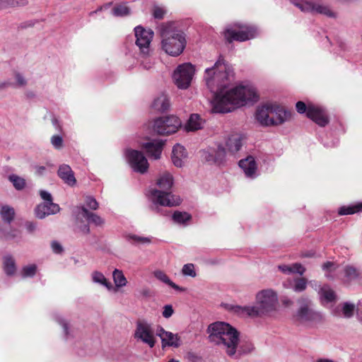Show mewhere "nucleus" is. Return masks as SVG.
<instances>
[{"label":"nucleus","mask_w":362,"mask_h":362,"mask_svg":"<svg viewBox=\"0 0 362 362\" xmlns=\"http://www.w3.org/2000/svg\"><path fill=\"white\" fill-rule=\"evenodd\" d=\"M1 217L4 221H11L14 216V210L8 206H4L1 210Z\"/></svg>","instance_id":"obj_35"},{"label":"nucleus","mask_w":362,"mask_h":362,"mask_svg":"<svg viewBox=\"0 0 362 362\" xmlns=\"http://www.w3.org/2000/svg\"><path fill=\"white\" fill-rule=\"evenodd\" d=\"M338 266L335 262H327L322 265V269L325 273V276L327 278H334L335 272Z\"/></svg>","instance_id":"obj_31"},{"label":"nucleus","mask_w":362,"mask_h":362,"mask_svg":"<svg viewBox=\"0 0 362 362\" xmlns=\"http://www.w3.org/2000/svg\"><path fill=\"white\" fill-rule=\"evenodd\" d=\"M27 227L30 231H33L35 228V226L32 223H28Z\"/></svg>","instance_id":"obj_52"},{"label":"nucleus","mask_w":362,"mask_h":362,"mask_svg":"<svg viewBox=\"0 0 362 362\" xmlns=\"http://www.w3.org/2000/svg\"><path fill=\"white\" fill-rule=\"evenodd\" d=\"M180 127V119L173 115L158 118L153 121L152 124L153 132L163 135L173 134Z\"/></svg>","instance_id":"obj_8"},{"label":"nucleus","mask_w":362,"mask_h":362,"mask_svg":"<svg viewBox=\"0 0 362 362\" xmlns=\"http://www.w3.org/2000/svg\"><path fill=\"white\" fill-rule=\"evenodd\" d=\"M52 144L55 148H60L62 146V139L59 136H53Z\"/></svg>","instance_id":"obj_46"},{"label":"nucleus","mask_w":362,"mask_h":362,"mask_svg":"<svg viewBox=\"0 0 362 362\" xmlns=\"http://www.w3.org/2000/svg\"><path fill=\"white\" fill-rule=\"evenodd\" d=\"M40 196H41L42 199H43L45 201H46V203L52 202V196L49 193H48L45 191H40Z\"/></svg>","instance_id":"obj_49"},{"label":"nucleus","mask_w":362,"mask_h":362,"mask_svg":"<svg viewBox=\"0 0 362 362\" xmlns=\"http://www.w3.org/2000/svg\"><path fill=\"white\" fill-rule=\"evenodd\" d=\"M173 313V310L171 305H165L163 311V315L164 317L168 318Z\"/></svg>","instance_id":"obj_48"},{"label":"nucleus","mask_w":362,"mask_h":362,"mask_svg":"<svg viewBox=\"0 0 362 362\" xmlns=\"http://www.w3.org/2000/svg\"><path fill=\"white\" fill-rule=\"evenodd\" d=\"M59 211V206L53 202H50L38 205L35 209V214L38 218H42L46 215L54 214Z\"/></svg>","instance_id":"obj_19"},{"label":"nucleus","mask_w":362,"mask_h":362,"mask_svg":"<svg viewBox=\"0 0 362 362\" xmlns=\"http://www.w3.org/2000/svg\"><path fill=\"white\" fill-rule=\"evenodd\" d=\"M168 362H179V361L177 360H175V359H171Z\"/></svg>","instance_id":"obj_58"},{"label":"nucleus","mask_w":362,"mask_h":362,"mask_svg":"<svg viewBox=\"0 0 362 362\" xmlns=\"http://www.w3.org/2000/svg\"><path fill=\"white\" fill-rule=\"evenodd\" d=\"M10 4H11V5H14V4H14V1H13V0H12V2H11V3H10Z\"/></svg>","instance_id":"obj_60"},{"label":"nucleus","mask_w":362,"mask_h":362,"mask_svg":"<svg viewBox=\"0 0 362 362\" xmlns=\"http://www.w3.org/2000/svg\"><path fill=\"white\" fill-rule=\"evenodd\" d=\"M81 215L82 217L85 218L88 223H93L95 225H100L103 223L100 217L94 214L88 212L85 208L81 209Z\"/></svg>","instance_id":"obj_30"},{"label":"nucleus","mask_w":362,"mask_h":362,"mask_svg":"<svg viewBox=\"0 0 362 362\" xmlns=\"http://www.w3.org/2000/svg\"><path fill=\"white\" fill-rule=\"evenodd\" d=\"M144 63H145V62H143V64H144V67H145V68H146V69H150V68H151V66H147Z\"/></svg>","instance_id":"obj_57"},{"label":"nucleus","mask_w":362,"mask_h":362,"mask_svg":"<svg viewBox=\"0 0 362 362\" xmlns=\"http://www.w3.org/2000/svg\"><path fill=\"white\" fill-rule=\"evenodd\" d=\"M191 218V215L187 212L176 211L173 215V220L179 224H186Z\"/></svg>","instance_id":"obj_29"},{"label":"nucleus","mask_w":362,"mask_h":362,"mask_svg":"<svg viewBox=\"0 0 362 362\" xmlns=\"http://www.w3.org/2000/svg\"><path fill=\"white\" fill-rule=\"evenodd\" d=\"M165 13V11L163 8L156 7L153 9V14L156 18L161 19L163 18Z\"/></svg>","instance_id":"obj_44"},{"label":"nucleus","mask_w":362,"mask_h":362,"mask_svg":"<svg viewBox=\"0 0 362 362\" xmlns=\"http://www.w3.org/2000/svg\"><path fill=\"white\" fill-rule=\"evenodd\" d=\"M255 29L244 24H234L223 32L226 42L230 43L233 41L243 42L255 37Z\"/></svg>","instance_id":"obj_7"},{"label":"nucleus","mask_w":362,"mask_h":362,"mask_svg":"<svg viewBox=\"0 0 362 362\" xmlns=\"http://www.w3.org/2000/svg\"><path fill=\"white\" fill-rule=\"evenodd\" d=\"M155 276L156 278H158V279L161 280L162 281L172 286H175L173 283L170 281V279H168V277L167 276V275L163 273V272L161 271H156L154 273Z\"/></svg>","instance_id":"obj_42"},{"label":"nucleus","mask_w":362,"mask_h":362,"mask_svg":"<svg viewBox=\"0 0 362 362\" xmlns=\"http://www.w3.org/2000/svg\"><path fill=\"white\" fill-rule=\"evenodd\" d=\"M229 80V72L226 66L220 61L214 66L206 71L207 86L213 90L215 83L221 88L216 93L212 101V109L215 112H231L235 108L245 105L247 102L257 100L255 89L250 86H237L230 90H225L224 81Z\"/></svg>","instance_id":"obj_1"},{"label":"nucleus","mask_w":362,"mask_h":362,"mask_svg":"<svg viewBox=\"0 0 362 362\" xmlns=\"http://www.w3.org/2000/svg\"><path fill=\"white\" fill-rule=\"evenodd\" d=\"M16 78H17L16 86H22L24 84V81H23V78L19 75L16 76Z\"/></svg>","instance_id":"obj_51"},{"label":"nucleus","mask_w":362,"mask_h":362,"mask_svg":"<svg viewBox=\"0 0 362 362\" xmlns=\"http://www.w3.org/2000/svg\"><path fill=\"white\" fill-rule=\"evenodd\" d=\"M112 11L115 16H125L129 13V8L124 4L116 5Z\"/></svg>","instance_id":"obj_37"},{"label":"nucleus","mask_w":362,"mask_h":362,"mask_svg":"<svg viewBox=\"0 0 362 362\" xmlns=\"http://www.w3.org/2000/svg\"><path fill=\"white\" fill-rule=\"evenodd\" d=\"M4 269L8 275L15 274L16 271L14 259L11 257H6L4 259Z\"/></svg>","instance_id":"obj_32"},{"label":"nucleus","mask_w":362,"mask_h":362,"mask_svg":"<svg viewBox=\"0 0 362 362\" xmlns=\"http://www.w3.org/2000/svg\"><path fill=\"white\" fill-rule=\"evenodd\" d=\"M319 294L322 304L331 303L336 299L335 293L328 286H322L320 288Z\"/></svg>","instance_id":"obj_24"},{"label":"nucleus","mask_w":362,"mask_h":362,"mask_svg":"<svg viewBox=\"0 0 362 362\" xmlns=\"http://www.w3.org/2000/svg\"><path fill=\"white\" fill-rule=\"evenodd\" d=\"M204 121L197 114H192L189 117L185 128L186 131H197L202 128Z\"/></svg>","instance_id":"obj_22"},{"label":"nucleus","mask_w":362,"mask_h":362,"mask_svg":"<svg viewBox=\"0 0 362 362\" xmlns=\"http://www.w3.org/2000/svg\"><path fill=\"white\" fill-rule=\"evenodd\" d=\"M315 313L309 308L308 304L302 306L299 310L298 316L302 320H311L314 318Z\"/></svg>","instance_id":"obj_34"},{"label":"nucleus","mask_w":362,"mask_h":362,"mask_svg":"<svg viewBox=\"0 0 362 362\" xmlns=\"http://www.w3.org/2000/svg\"><path fill=\"white\" fill-rule=\"evenodd\" d=\"M194 68L189 63L178 66L173 74V80L179 88H187L192 79Z\"/></svg>","instance_id":"obj_9"},{"label":"nucleus","mask_w":362,"mask_h":362,"mask_svg":"<svg viewBox=\"0 0 362 362\" xmlns=\"http://www.w3.org/2000/svg\"><path fill=\"white\" fill-rule=\"evenodd\" d=\"M52 247L53 251L56 253H60L62 252V246L60 245V244H59L57 242L52 243Z\"/></svg>","instance_id":"obj_50"},{"label":"nucleus","mask_w":362,"mask_h":362,"mask_svg":"<svg viewBox=\"0 0 362 362\" xmlns=\"http://www.w3.org/2000/svg\"><path fill=\"white\" fill-rule=\"evenodd\" d=\"M276 294L272 290L267 289L257 294L255 306L244 308L235 306L233 309L235 313L243 316L257 317L269 315L276 310Z\"/></svg>","instance_id":"obj_3"},{"label":"nucleus","mask_w":362,"mask_h":362,"mask_svg":"<svg viewBox=\"0 0 362 362\" xmlns=\"http://www.w3.org/2000/svg\"><path fill=\"white\" fill-rule=\"evenodd\" d=\"M93 279L94 281L98 282V283H100L102 284L107 286V280L105 278V276H103V274H102L101 273L95 272L93 275Z\"/></svg>","instance_id":"obj_43"},{"label":"nucleus","mask_w":362,"mask_h":362,"mask_svg":"<svg viewBox=\"0 0 362 362\" xmlns=\"http://www.w3.org/2000/svg\"><path fill=\"white\" fill-rule=\"evenodd\" d=\"M153 108L158 111H165L168 109L169 106L168 99L166 95H161L158 98H156L153 104Z\"/></svg>","instance_id":"obj_28"},{"label":"nucleus","mask_w":362,"mask_h":362,"mask_svg":"<svg viewBox=\"0 0 362 362\" xmlns=\"http://www.w3.org/2000/svg\"><path fill=\"white\" fill-rule=\"evenodd\" d=\"M209 332L210 340L223 345L228 355L232 356L235 353L239 341L238 332L231 325L223 322H216L209 325Z\"/></svg>","instance_id":"obj_2"},{"label":"nucleus","mask_w":362,"mask_h":362,"mask_svg":"<svg viewBox=\"0 0 362 362\" xmlns=\"http://www.w3.org/2000/svg\"><path fill=\"white\" fill-rule=\"evenodd\" d=\"M6 3V2L5 1L0 0V8H4Z\"/></svg>","instance_id":"obj_53"},{"label":"nucleus","mask_w":362,"mask_h":362,"mask_svg":"<svg viewBox=\"0 0 362 362\" xmlns=\"http://www.w3.org/2000/svg\"><path fill=\"white\" fill-rule=\"evenodd\" d=\"M239 165L246 176L252 177L255 175L257 164L252 156H247L246 158L240 160Z\"/></svg>","instance_id":"obj_18"},{"label":"nucleus","mask_w":362,"mask_h":362,"mask_svg":"<svg viewBox=\"0 0 362 362\" xmlns=\"http://www.w3.org/2000/svg\"><path fill=\"white\" fill-rule=\"evenodd\" d=\"M291 112L276 103H266L256 111V119L262 125H278L288 120Z\"/></svg>","instance_id":"obj_4"},{"label":"nucleus","mask_w":362,"mask_h":362,"mask_svg":"<svg viewBox=\"0 0 362 362\" xmlns=\"http://www.w3.org/2000/svg\"><path fill=\"white\" fill-rule=\"evenodd\" d=\"M303 11L316 12L328 16H334V13L327 6L315 4L310 1H301L296 4Z\"/></svg>","instance_id":"obj_14"},{"label":"nucleus","mask_w":362,"mask_h":362,"mask_svg":"<svg viewBox=\"0 0 362 362\" xmlns=\"http://www.w3.org/2000/svg\"><path fill=\"white\" fill-rule=\"evenodd\" d=\"M291 285V283H288V284L285 283L284 284L285 287H289Z\"/></svg>","instance_id":"obj_56"},{"label":"nucleus","mask_w":362,"mask_h":362,"mask_svg":"<svg viewBox=\"0 0 362 362\" xmlns=\"http://www.w3.org/2000/svg\"><path fill=\"white\" fill-rule=\"evenodd\" d=\"M9 180L13 182L14 187L17 189H21L25 186V180L23 178L17 177L16 175H11L9 177Z\"/></svg>","instance_id":"obj_39"},{"label":"nucleus","mask_w":362,"mask_h":362,"mask_svg":"<svg viewBox=\"0 0 362 362\" xmlns=\"http://www.w3.org/2000/svg\"><path fill=\"white\" fill-rule=\"evenodd\" d=\"M296 110L299 113L307 112L308 107L303 102L299 101L296 103Z\"/></svg>","instance_id":"obj_47"},{"label":"nucleus","mask_w":362,"mask_h":362,"mask_svg":"<svg viewBox=\"0 0 362 362\" xmlns=\"http://www.w3.org/2000/svg\"><path fill=\"white\" fill-rule=\"evenodd\" d=\"M135 337L140 339L143 342L147 344L150 347H153L156 343L153 332L149 325L139 320L137 322L135 331Z\"/></svg>","instance_id":"obj_11"},{"label":"nucleus","mask_w":362,"mask_h":362,"mask_svg":"<svg viewBox=\"0 0 362 362\" xmlns=\"http://www.w3.org/2000/svg\"><path fill=\"white\" fill-rule=\"evenodd\" d=\"M282 302H283V303H284V305H287L290 304V301H289V300L286 301V300H282Z\"/></svg>","instance_id":"obj_55"},{"label":"nucleus","mask_w":362,"mask_h":362,"mask_svg":"<svg viewBox=\"0 0 362 362\" xmlns=\"http://www.w3.org/2000/svg\"><path fill=\"white\" fill-rule=\"evenodd\" d=\"M307 281L304 278H299L296 280L294 284V290L296 291H301L305 289Z\"/></svg>","instance_id":"obj_40"},{"label":"nucleus","mask_w":362,"mask_h":362,"mask_svg":"<svg viewBox=\"0 0 362 362\" xmlns=\"http://www.w3.org/2000/svg\"><path fill=\"white\" fill-rule=\"evenodd\" d=\"M154 211H155L156 213H158V214H161L164 215V214H163V213L160 211V208H159V207H158V206H156V207L155 208Z\"/></svg>","instance_id":"obj_54"},{"label":"nucleus","mask_w":362,"mask_h":362,"mask_svg":"<svg viewBox=\"0 0 362 362\" xmlns=\"http://www.w3.org/2000/svg\"><path fill=\"white\" fill-rule=\"evenodd\" d=\"M126 156L134 171L142 174L147 171L149 165L147 159L141 152L130 149L127 151Z\"/></svg>","instance_id":"obj_10"},{"label":"nucleus","mask_w":362,"mask_h":362,"mask_svg":"<svg viewBox=\"0 0 362 362\" xmlns=\"http://www.w3.org/2000/svg\"><path fill=\"white\" fill-rule=\"evenodd\" d=\"M362 305V302L360 301L359 303H358V306H361Z\"/></svg>","instance_id":"obj_59"},{"label":"nucleus","mask_w":362,"mask_h":362,"mask_svg":"<svg viewBox=\"0 0 362 362\" xmlns=\"http://www.w3.org/2000/svg\"><path fill=\"white\" fill-rule=\"evenodd\" d=\"M164 143L161 140H155L148 142L143 146L146 153L151 158L158 159L163 151Z\"/></svg>","instance_id":"obj_16"},{"label":"nucleus","mask_w":362,"mask_h":362,"mask_svg":"<svg viewBox=\"0 0 362 362\" xmlns=\"http://www.w3.org/2000/svg\"><path fill=\"white\" fill-rule=\"evenodd\" d=\"M359 272L354 267L348 266L344 269V276L343 281L349 282V281L358 277Z\"/></svg>","instance_id":"obj_33"},{"label":"nucleus","mask_w":362,"mask_h":362,"mask_svg":"<svg viewBox=\"0 0 362 362\" xmlns=\"http://www.w3.org/2000/svg\"><path fill=\"white\" fill-rule=\"evenodd\" d=\"M36 266L30 264L23 268L21 271V276L23 277H28L33 276L36 272Z\"/></svg>","instance_id":"obj_38"},{"label":"nucleus","mask_w":362,"mask_h":362,"mask_svg":"<svg viewBox=\"0 0 362 362\" xmlns=\"http://www.w3.org/2000/svg\"><path fill=\"white\" fill-rule=\"evenodd\" d=\"M157 335L161 339L162 346L163 348L166 346L174 347H178L180 346V337L177 334L166 332L161 327L158 329Z\"/></svg>","instance_id":"obj_15"},{"label":"nucleus","mask_w":362,"mask_h":362,"mask_svg":"<svg viewBox=\"0 0 362 362\" xmlns=\"http://www.w3.org/2000/svg\"><path fill=\"white\" fill-rule=\"evenodd\" d=\"M86 204L88 207L93 210L96 209L98 206L96 200L92 197H87Z\"/></svg>","instance_id":"obj_45"},{"label":"nucleus","mask_w":362,"mask_h":362,"mask_svg":"<svg viewBox=\"0 0 362 362\" xmlns=\"http://www.w3.org/2000/svg\"><path fill=\"white\" fill-rule=\"evenodd\" d=\"M359 212H362V202L349 206H343L339 209L338 211L339 215H350Z\"/></svg>","instance_id":"obj_26"},{"label":"nucleus","mask_w":362,"mask_h":362,"mask_svg":"<svg viewBox=\"0 0 362 362\" xmlns=\"http://www.w3.org/2000/svg\"><path fill=\"white\" fill-rule=\"evenodd\" d=\"M134 31L136 45L144 54L148 53L153 33L150 30L144 29L141 26L136 27Z\"/></svg>","instance_id":"obj_12"},{"label":"nucleus","mask_w":362,"mask_h":362,"mask_svg":"<svg viewBox=\"0 0 362 362\" xmlns=\"http://www.w3.org/2000/svg\"><path fill=\"white\" fill-rule=\"evenodd\" d=\"M307 116L320 126L325 127L328 123V118L325 111L319 107L309 105Z\"/></svg>","instance_id":"obj_13"},{"label":"nucleus","mask_w":362,"mask_h":362,"mask_svg":"<svg viewBox=\"0 0 362 362\" xmlns=\"http://www.w3.org/2000/svg\"><path fill=\"white\" fill-rule=\"evenodd\" d=\"M182 274L184 275H189L191 276H195L196 272L194 271V266L192 264H187L182 268Z\"/></svg>","instance_id":"obj_41"},{"label":"nucleus","mask_w":362,"mask_h":362,"mask_svg":"<svg viewBox=\"0 0 362 362\" xmlns=\"http://www.w3.org/2000/svg\"><path fill=\"white\" fill-rule=\"evenodd\" d=\"M162 48L169 55L178 56L184 50L186 45L184 34L175 28L174 23H170L163 26L161 31Z\"/></svg>","instance_id":"obj_5"},{"label":"nucleus","mask_w":362,"mask_h":362,"mask_svg":"<svg viewBox=\"0 0 362 362\" xmlns=\"http://www.w3.org/2000/svg\"><path fill=\"white\" fill-rule=\"evenodd\" d=\"M279 269L285 274H303L305 272V268L300 264H293L292 265H281L279 267Z\"/></svg>","instance_id":"obj_27"},{"label":"nucleus","mask_w":362,"mask_h":362,"mask_svg":"<svg viewBox=\"0 0 362 362\" xmlns=\"http://www.w3.org/2000/svg\"><path fill=\"white\" fill-rule=\"evenodd\" d=\"M59 177L64 180L65 183L73 186L76 183V179L71 168L67 165H63L59 167L58 170Z\"/></svg>","instance_id":"obj_21"},{"label":"nucleus","mask_w":362,"mask_h":362,"mask_svg":"<svg viewBox=\"0 0 362 362\" xmlns=\"http://www.w3.org/2000/svg\"><path fill=\"white\" fill-rule=\"evenodd\" d=\"M114 281L117 286H124L127 283L126 278L121 271L116 269L113 273Z\"/></svg>","instance_id":"obj_36"},{"label":"nucleus","mask_w":362,"mask_h":362,"mask_svg":"<svg viewBox=\"0 0 362 362\" xmlns=\"http://www.w3.org/2000/svg\"><path fill=\"white\" fill-rule=\"evenodd\" d=\"M226 155V150L224 148H218L217 151L209 149L207 151L202 153V156L204 159L209 163H214L220 164Z\"/></svg>","instance_id":"obj_17"},{"label":"nucleus","mask_w":362,"mask_h":362,"mask_svg":"<svg viewBox=\"0 0 362 362\" xmlns=\"http://www.w3.org/2000/svg\"><path fill=\"white\" fill-rule=\"evenodd\" d=\"M157 185L165 191L153 189L151 192L152 202L165 206H175L181 203V199L178 196L166 192L173 186V177L168 173H163L158 180Z\"/></svg>","instance_id":"obj_6"},{"label":"nucleus","mask_w":362,"mask_h":362,"mask_svg":"<svg viewBox=\"0 0 362 362\" xmlns=\"http://www.w3.org/2000/svg\"><path fill=\"white\" fill-rule=\"evenodd\" d=\"M242 146V137L239 134H233L226 143L227 150L231 153L238 151Z\"/></svg>","instance_id":"obj_23"},{"label":"nucleus","mask_w":362,"mask_h":362,"mask_svg":"<svg viewBox=\"0 0 362 362\" xmlns=\"http://www.w3.org/2000/svg\"><path fill=\"white\" fill-rule=\"evenodd\" d=\"M186 158L187 152L185 148L180 144L174 146L172 154L173 164L177 167H181Z\"/></svg>","instance_id":"obj_20"},{"label":"nucleus","mask_w":362,"mask_h":362,"mask_svg":"<svg viewBox=\"0 0 362 362\" xmlns=\"http://www.w3.org/2000/svg\"><path fill=\"white\" fill-rule=\"evenodd\" d=\"M354 310L355 306L354 304L344 303V304L339 305L334 312L337 315L350 317L353 315Z\"/></svg>","instance_id":"obj_25"}]
</instances>
